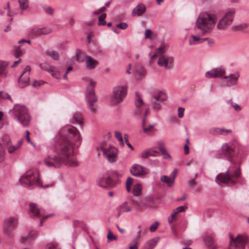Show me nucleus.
I'll list each match as a JSON object with an SVG mask.
<instances>
[{"label": "nucleus", "instance_id": "obj_7", "mask_svg": "<svg viewBox=\"0 0 249 249\" xmlns=\"http://www.w3.org/2000/svg\"><path fill=\"white\" fill-rule=\"evenodd\" d=\"M95 83L90 81L89 85L86 88L85 96L89 109L92 113L96 112L97 107L94 103L97 102V97L94 92V87Z\"/></svg>", "mask_w": 249, "mask_h": 249}, {"label": "nucleus", "instance_id": "obj_35", "mask_svg": "<svg viewBox=\"0 0 249 249\" xmlns=\"http://www.w3.org/2000/svg\"><path fill=\"white\" fill-rule=\"evenodd\" d=\"M160 180L162 182H165L167 184L168 186L171 187L174 184L173 180L171 178H169L167 176H162L160 178Z\"/></svg>", "mask_w": 249, "mask_h": 249}, {"label": "nucleus", "instance_id": "obj_47", "mask_svg": "<svg viewBox=\"0 0 249 249\" xmlns=\"http://www.w3.org/2000/svg\"><path fill=\"white\" fill-rule=\"evenodd\" d=\"M187 209V206H181L176 209H175L173 211L174 212V214H178L180 213L185 212V210Z\"/></svg>", "mask_w": 249, "mask_h": 249}, {"label": "nucleus", "instance_id": "obj_32", "mask_svg": "<svg viewBox=\"0 0 249 249\" xmlns=\"http://www.w3.org/2000/svg\"><path fill=\"white\" fill-rule=\"evenodd\" d=\"M76 60L79 62H83L86 59V55L84 53L81 52L78 49L76 50Z\"/></svg>", "mask_w": 249, "mask_h": 249}, {"label": "nucleus", "instance_id": "obj_41", "mask_svg": "<svg viewBox=\"0 0 249 249\" xmlns=\"http://www.w3.org/2000/svg\"><path fill=\"white\" fill-rule=\"evenodd\" d=\"M34 234H35V233H32V232L29 233L26 236L22 237L21 238V240H20V242L22 243H25L26 242L33 240L34 239L33 238V236H34Z\"/></svg>", "mask_w": 249, "mask_h": 249}, {"label": "nucleus", "instance_id": "obj_25", "mask_svg": "<svg viewBox=\"0 0 249 249\" xmlns=\"http://www.w3.org/2000/svg\"><path fill=\"white\" fill-rule=\"evenodd\" d=\"M30 82V78L28 74L23 75V76H20L18 79V85L20 88H23L27 86Z\"/></svg>", "mask_w": 249, "mask_h": 249}, {"label": "nucleus", "instance_id": "obj_63", "mask_svg": "<svg viewBox=\"0 0 249 249\" xmlns=\"http://www.w3.org/2000/svg\"><path fill=\"white\" fill-rule=\"evenodd\" d=\"M178 117L180 118H182L183 116V115H184V108L183 107H179L178 108Z\"/></svg>", "mask_w": 249, "mask_h": 249}, {"label": "nucleus", "instance_id": "obj_52", "mask_svg": "<svg viewBox=\"0 0 249 249\" xmlns=\"http://www.w3.org/2000/svg\"><path fill=\"white\" fill-rule=\"evenodd\" d=\"M107 239L108 241H111L113 240H116L117 237L112 233L110 231H109L107 235Z\"/></svg>", "mask_w": 249, "mask_h": 249}, {"label": "nucleus", "instance_id": "obj_15", "mask_svg": "<svg viewBox=\"0 0 249 249\" xmlns=\"http://www.w3.org/2000/svg\"><path fill=\"white\" fill-rule=\"evenodd\" d=\"M158 64L160 67H163L166 69L169 70L173 67V58L172 56L161 55L158 59Z\"/></svg>", "mask_w": 249, "mask_h": 249}, {"label": "nucleus", "instance_id": "obj_40", "mask_svg": "<svg viewBox=\"0 0 249 249\" xmlns=\"http://www.w3.org/2000/svg\"><path fill=\"white\" fill-rule=\"evenodd\" d=\"M153 36L155 37L156 35L154 34L150 29L146 30L145 31L144 37L145 38H149L153 40L154 39Z\"/></svg>", "mask_w": 249, "mask_h": 249}, {"label": "nucleus", "instance_id": "obj_10", "mask_svg": "<svg viewBox=\"0 0 249 249\" xmlns=\"http://www.w3.org/2000/svg\"><path fill=\"white\" fill-rule=\"evenodd\" d=\"M166 99V94L161 91H159L157 94L152 95L150 99V105L152 109L156 112L160 110L161 109V102L165 101Z\"/></svg>", "mask_w": 249, "mask_h": 249}, {"label": "nucleus", "instance_id": "obj_17", "mask_svg": "<svg viewBox=\"0 0 249 249\" xmlns=\"http://www.w3.org/2000/svg\"><path fill=\"white\" fill-rule=\"evenodd\" d=\"M17 224L16 219L13 217H10L5 220L3 224V230L5 233L9 235L13 231L14 228Z\"/></svg>", "mask_w": 249, "mask_h": 249}, {"label": "nucleus", "instance_id": "obj_24", "mask_svg": "<svg viewBox=\"0 0 249 249\" xmlns=\"http://www.w3.org/2000/svg\"><path fill=\"white\" fill-rule=\"evenodd\" d=\"M86 64L88 69L92 70L94 69L96 66L98 64V62L93 60L90 56H87Z\"/></svg>", "mask_w": 249, "mask_h": 249}, {"label": "nucleus", "instance_id": "obj_26", "mask_svg": "<svg viewBox=\"0 0 249 249\" xmlns=\"http://www.w3.org/2000/svg\"><path fill=\"white\" fill-rule=\"evenodd\" d=\"M159 242L158 238H154L147 242L142 249H153Z\"/></svg>", "mask_w": 249, "mask_h": 249}, {"label": "nucleus", "instance_id": "obj_49", "mask_svg": "<svg viewBox=\"0 0 249 249\" xmlns=\"http://www.w3.org/2000/svg\"><path fill=\"white\" fill-rule=\"evenodd\" d=\"M153 155L150 152V149L145 150L142 152L141 154V157L143 159H146L149 157V156H151Z\"/></svg>", "mask_w": 249, "mask_h": 249}, {"label": "nucleus", "instance_id": "obj_48", "mask_svg": "<svg viewBox=\"0 0 249 249\" xmlns=\"http://www.w3.org/2000/svg\"><path fill=\"white\" fill-rule=\"evenodd\" d=\"M41 31V35H46L51 33L52 31V29L49 27L40 28Z\"/></svg>", "mask_w": 249, "mask_h": 249}, {"label": "nucleus", "instance_id": "obj_12", "mask_svg": "<svg viewBox=\"0 0 249 249\" xmlns=\"http://www.w3.org/2000/svg\"><path fill=\"white\" fill-rule=\"evenodd\" d=\"M117 182L113 181L108 173L104 174L97 181L98 186L103 188L113 187Z\"/></svg>", "mask_w": 249, "mask_h": 249}, {"label": "nucleus", "instance_id": "obj_33", "mask_svg": "<svg viewBox=\"0 0 249 249\" xmlns=\"http://www.w3.org/2000/svg\"><path fill=\"white\" fill-rule=\"evenodd\" d=\"M132 202L137 210L141 211L143 209L144 205L142 203V199L141 201L132 199Z\"/></svg>", "mask_w": 249, "mask_h": 249}, {"label": "nucleus", "instance_id": "obj_13", "mask_svg": "<svg viewBox=\"0 0 249 249\" xmlns=\"http://www.w3.org/2000/svg\"><path fill=\"white\" fill-rule=\"evenodd\" d=\"M101 150L105 158L109 162H114L116 161L118 149L116 147L110 146L107 148H105L102 146L101 147Z\"/></svg>", "mask_w": 249, "mask_h": 249}, {"label": "nucleus", "instance_id": "obj_38", "mask_svg": "<svg viewBox=\"0 0 249 249\" xmlns=\"http://www.w3.org/2000/svg\"><path fill=\"white\" fill-rule=\"evenodd\" d=\"M204 242L206 246H213V241L212 237L209 235H206L204 237Z\"/></svg>", "mask_w": 249, "mask_h": 249}, {"label": "nucleus", "instance_id": "obj_5", "mask_svg": "<svg viewBox=\"0 0 249 249\" xmlns=\"http://www.w3.org/2000/svg\"><path fill=\"white\" fill-rule=\"evenodd\" d=\"M59 135L60 137H66L76 148H79L81 144L82 136L79 131L75 127H62L59 132Z\"/></svg>", "mask_w": 249, "mask_h": 249}, {"label": "nucleus", "instance_id": "obj_20", "mask_svg": "<svg viewBox=\"0 0 249 249\" xmlns=\"http://www.w3.org/2000/svg\"><path fill=\"white\" fill-rule=\"evenodd\" d=\"M239 77V74L238 72H236L234 74H231L229 76H225L222 77L223 79H229L225 83V85L227 87H231L234 86L236 84L237 81Z\"/></svg>", "mask_w": 249, "mask_h": 249}, {"label": "nucleus", "instance_id": "obj_6", "mask_svg": "<svg viewBox=\"0 0 249 249\" xmlns=\"http://www.w3.org/2000/svg\"><path fill=\"white\" fill-rule=\"evenodd\" d=\"M15 119L17 120L24 126H27L31 122V116L27 108L24 106L17 105L13 109Z\"/></svg>", "mask_w": 249, "mask_h": 249}, {"label": "nucleus", "instance_id": "obj_27", "mask_svg": "<svg viewBox=\"0 0 249 249\" xmlns=\"http://www.w3.org/2000/svg\"><path fill=\"white\" fill-rule=\"evenodd\" d=\"M71 123L73 124H82L83 119L81 114L78 112L75 113L71 118Z\"/></svg>", "mask_w": 249, "mask_h": 249}, {"label": "nucleus", "instance_id": "obj_62", "mask_svg": "<svg viewBox=\"0 0 249 249\" xmlns=\"http://www.w3.org/2000/svg\"><path fill=\"white\" fill-rule=\"evenodd\" d=\"M46 83L45 82L43 81H34L33 82L32 85L34 87H36L37 86H40L41 85H43L44 84Z\"/></svg>", "mask_w": 249, "mask_h": 249}, {"label": "nucleus", "instance_id": "obj_58", "mask_svg": "<svg viewBox=\"0 0 249 249\" xmlns=\"http://www.w3.org/2000/svg\"><path fill=\"white\" fill-rule=\"evenodd\" d=\"M121 208L124 212H129L131 210V208L128 206H127V203L126 202L124 203L121 206Z\"/></svg>", "mask_w": 249, "mask_h": 249}, {"label": "nucleus", "instance_id": "obj_21", "mask_svg": "<svg viewBox=\"0 0 249 249\" xmlns=\"http://www.w3.org/2000/svg\"><path fill=\"white\" fill-rule=\"evenodd\" d=\"M134 76L136 80H139L142 79L145 74V70L142 66L137 64L134 67Z\"/></svg>", "mask_w": 249, "mask_h": 249}, {"label": "nucleus", "instance_id": "obj_19", "mask_svg": "<svg viewBox=\"0 0 249 249\" xmlns=\"http://www.w3.org/2000/svg\"><path fill=\"white\" fill-rule=\"evenodd\" d=\"M136 99L135 101V105L136 109L134 110V113L136 115L140 116L142 111V106H144L145 104L143 102L142 98L139 95L138 92H135Z\"/></svg>", "mask_w": 249, "mask_h": 249}, {"label": "nucleus", "instance_id": "obj_30", "mask_svg": "<svg viewBox=\"0 0 249 249\" xmlns=\"http://www.w3.org/2000/svg\"><path fill=\"white\" fill-rule=\"evenodd\" d=\"M146 123V119L143 118L142 119V128L143 129V131L145 133H148L151 132V131L153 129V128L156 125V124H151L148 125V126H146L145 125Z\"/></svg>", "mask_w": 249, "mask_h": 249}, {"label": "nucleus", "instance_id": "obj_2", "mask_svg": "<svg viewBox=\"0 0 249 249\" xmlns=\"http://www.w3.org/2000/svg\"><path fill=\"white\" fill-rule=\"evenodd\" d=\"M222 154L230 162V165L227 170L223 174L220 173L215 178V182L219 185H235L237 179L241 174L240 166L236 168L233 158L235 155V151L233 146L228 143H224L221 147Z\"/></svg>", "mask_w": 249, "mask_h": 249}, {"label": "nucleus", "instance_id": "obj_29", "mask_svg": "<svg viewBox=\"0 0 249 249\" xmlns=\"http://www.w3.org/2000/svg\"><path fill=\"white\" fill-rule=\"evenodd\" d=\"M29 36L32 38H36L41 36L40 28L35 27L32 29L29 32Z\"/></svg>", "mask_w": 249, "mask_h": 249}, {"label": "nucleus", "instance_id": "obj_59", "mask_svg": "<svg viewBox=\"0 0 249 249\" xmlns=\"http://www.w3.org/2000/svg\"><path fill=\"white\" fill-rule=\"evenodd\" d=\"M44 11L48 15H52L53 13V9L51 7H43Z\"/></svg>", "mask_w": 249, "mask_h": 249}, {"label": "nucleus", "instance_id": "obj_36", "mask_svg": "<svg viewBox=\"0 0 249 249\" xmlns=\"http://www.w3.org/2000/svg\"><path fill=\"white\" fill-rule=\"evenodd\" d=\"M249 26V24L248 23H242L237 25L233 26L232 27V30L234 31H242L244 29L247 28Z\"/></svg>", "mask_w": 249, "mask_h": 249}, {"label": "nucleus", "instance_id": "obj_34", "mask_svg": "<svg viewBox=\"0 0 249 249\" xmlns=\"http://www.w3.org/2000/svg\"><path fill=\"white\" fill-rule=\"evenodd\" d=\"M142 186L140 183H137L133 189V194L135 196H139L142 193Z\"/></svg>", "mask_w": 249, "mask_h": 249}, {"label": "nucleus", "instance_id": "obj_44", "mask_svg": "<svg viewBox=\"0 0 249 249\" xmlns=\"http://www.w3.org/2000/svg\"><path fill=\"white\" fill-rule=\"evenodd\" d=\"M231 132V129H226L225 128H216L215 133L218 134L224 135L227 133H229Z\"/></svg>", "mask_w": 249, "mask_h": 249}, {"label": "nucleus", "instance_id": "obj_51", "mask_svg": "<svg viewBox=\"0 0 249 249\" xmlns=\"http://www.w3.org/2000/svg\"><path fill=\"white\" fill-rule=\"evenodd\" d=\"M161 153L163 155V158L165 160H171V156L167 152L166 149H161Z\"/></svg>", "mask_w": 249, "mask_h": 249}, {"label": "nucleus", "instance_id": "obj_43", "mask_svg": "<svg viewBox=\"0 0 249 249\" xmlns=\"http://www.w3.org/2000/svg\"><path fill=\"white\" fill-rule=\"evenodd\" d=\"M133 182V178L131 177H128L126 181V189L128 192L131 191V186Z\"/></svg>", "mask_w": 249, "mask_h": 249}, {"label": "nucleus", "instance_id": "obj_55", "mask_svg": "<svg viewBox=\"0 0 249 249\" xmlns=\"http://www.w3.org/2000/svg\"><path fill=\"white\" fill-rule=\"evenodd\" d=\"M18 149V147H16V145H9L7 147L8 152L10 154H13L15 152V151L17 150Z\"/></svg>", "mask_w": 249, "mask_h": 249}, {"label": "nucleus", "instance_id": "obj_37", "mask_svg": "<svg viewBox=\"0 0 249 249\" xmlns=\"http://www.w3.org/2000/svg\"><path fill=\"white\" fill-rule=\"evenodd\" d=\"M191 37L193 38V40H189V45H191L197 43H200L201 38L199 37V36L192 35Z\"/></svg>", "mask_w": 249, "mask_h": 249}, {"label": "nucleus", "instance_id": "obj_4", "mask_svg": "<svg viewBox=\"0 0 249 249\" xmlns=\"http://www.w3.org/2000/svg\"><path fill=\"white\" fill-rule=\"evenodd\" d=\"M21 184L28 187L39 186L43 188H47L49 185L43 186L39 182V174L36 169L30 170L25 173L19 179Z\"/></svg>", "mask_w": 249, "mask_h": 249}, {"label": "nucleus", "instance_id": "obj_23", "mask_svg": "<svg viewBox=\"0 0 249 249\" xmlns=\"http://www.w3.org/2000/svg\"><path fill=\"white\" fill-rule=\"evenodd\" d=\"M40 68L42 70L45 71L49 72H52V76H54V72L56 70V68L54 66L50 65L47 62H44L41 63L40 64Z\"/></svg>", "mask_w": 249, "mask_h": 249}, {"label": "nucleus", "instance_id": "obj_50", "mask_svg": "<svg viewBox=\"0 0 249 249\" xmlns=\"http://www.w3.org/2000/svg\"><path fill=\"white\" fill-rule=\"evenodd\" d=\"M159 225H160V223L158 221H156L154 223L151 224V225L150 226V227L149 228V230H150V232H155L157 230Z\"/></svg>", "mask_w": 249, "mask_h": 249}, {"label": "nucleus", "instance_id": "obj_42", "mask_svg": "<svg viewBox=\"0 0 249 249\" xmlns=\"http://www.w3.org/2000/svg\"><path fill=\"white\" fill-rule=\"evenodd\" d=\"M20 8L21 10L26 9L28 6V0H18Z\"/></svg>", "mask_w": 249, "mask_h": 249}, {"label": "nucleus", "instance_id": "obj_39", "mask_svg": "<svg viewBox=\"0 0 249 249\" xmlns=\"http://www.w3.org/2000/svg\"><path fill=\"white\" fill-rule=\"evenodd\" d=\"M107 17V15L105 13H102L101 15L98 17L99 22L98 25L99 26L101 25H105L106 24V22L105 21V18Z\"/></svg>", "mask_w": 249, "mask_h": 249}, {"label": "nucleus", "instance_id": "obj_16", "mask_svg": "<svg viewBox=\"0 0 249 249\" xmlns=\"http://www.w3.org/2000/svg\"><path fill=\"white\" fill-rule=\"evenodd\" d=\"M29 215L32 218H38L42 217L45 212L43 210L38 207L36 203H30V204Z\"/></svg>", "mask_w": 249, "mask_h": 249}, {"label": "nucleus", "instance_id": "obj_14", "mask_svg": "<svg viewBox=\"0 0 249 249\" xmlns=\"http://www.w3.org/2000/svg\"><path fill=\"white\" fill-rule=\"evenodd\" d=\"M131 174L135 177L143 178L148 173V169L141 165L133 164L130 170Z\"/></svg>", "mask_w": 249, "mask_h": 249}, {"label": "nucleus", "instance_id": "obj_11", "mask_svg": "<svg viewBox=\"0 0 249 249\" xmlns=\"http://www.w3.org/2000/svg\"><path fill=\"white\" fill-rule=\"evenodd\" d=\"M126 95V89L124 87L118 86L113 89V95L111 97L112 104L115 105L122 102Z\"/></svg>", "mask_w": 249, "mask_h": 249}, {"label": "nucleus", "instance_id": "obj_28", "mask_svg": "<svg viewBox=\"0 0 249 249\" xmlns=\"http://www.w3.org/2000/svg\"><path fill=\"white\" fill-rule=\"evenodd\" d=\"M7 64L4 62L0 61V76L1 77H6L7 76Z\"/></svg>", "mask_w": 249, "mask_h": 249}, {"label": "nucleus", "instance_id": "obj_64", "mask_svg": "<svg viewBox=\"0 0 249 249\" xmlns=\"http://www.w3.org/2000/svg\"><path fill=\"white\" fill-rule=\"evenodd\" d=\"M2 142L4 144L8 145L10 142V139L8 136H5L2 138Z\"/></svg>", "mask_w": 249, "mask_h": 249}, {"label": "nucleus", "instance_id": "obj_61", "mask_svg": "<svg viewBox=\"0 0 249 249\" xmlns=\"http://www.w3.org/2000/svg\"><path fill=\"white\" fill-rule=\"evenodd\" d=\"M116 27L118 28H119L122 30H124L127 28L128 25L126 23L121 22V23L117 24L116 25Z\"/></svg>", "mask_w": 249, "mask_h": 249}, {"label": "nucleus", "instance_id": "obj_18", "mask_svg": "<svg viewBox=\"0 0 249 249\" xmlns=\"http://www.w3.org/2000/svg\"><path fill=\"white\" fill-rule=\"evenodd\" d=\"M225 69L222 67H217L208 71L206 73V75L209 78H221L225 72Z\"/></svg>", "mask_w": 249, "mask_h": 249}, {"label": "nucleus", "instance_id": "obj_9", "mask_svg": "<svg viewBox=\"0 0 249 249\" xmlns=\"http://www.w3.org/2000/svg\"><path fill=\"white\" fill-rule=\"evenodd\" d=\"M235 10L231 9L227 12L224 17L219 21L217 28L218 30H224L232 22Z\"/></svg>", "mask_w": 249, "mask_h": 249}, {"label": "nucleus", "instance_id": "obj_31", "mask_svg": "<svg viewBox=\"0 0 249 249\" xmlns=\"http://www.w3.org/2000/svg\"><path fill=\"white\" fill-rule=\"evenodd\" d=\"M142 203L145 206L147 207H152L155 203L153 198L151 197H145L142 199Z\"/></svg>", "mask_w": 249, "mask_h": 249}, {"label": "nucleus", "instance_id": "obj_1", "mask_svg": "<svg viewBox=\"0 0 249 249\" xmlns=\"http://www.w3.org/2000/svg\"><path fill=\"white\" fill-rule=\"evenodd\" d=\"M76 148L66 137H60L53 149L55 154L48 155L44 159V162L49 167L59 168L62 165L78 166V163L74 159V150Z\"/></svg>", "mask_w": 249, "mask_h": 249}, {"label": "nucleus", "instance_id": "obj_45", "mask_svg": "<svg viewBox=\"0 0 249 249\" xmlns=\"http://www.w3.org/2000/svg\"><path fill=\"white\" fill-rule=\"evenodd\" d=\"M166 50H167V46L165 45H163L162 46L157 48V51L159 53V57L161 55H164V53L166 51Z\"/></svg>", "mask_w": 249, "mask_h": 249}, {"label": "nucleus", "instance_id": "obj_8", "mask_svg": "<svg viewBox=\"0 0 249 249\" xmlns=\"http://www.w3.org/2000/svg\"><path fill=\"white\" fill-rule=\"evenodd\" d=\"M229 235L230 247L229 249H245L249 242V237L246 234H238L236 238H233L231 234Z\"/></svg>", "mask_w": 249, "mask_h": 249}, {"label": "nucleus", "instance_id": "obj_22", "mask_svg": "<svg viewBox=\"0 0 249 249\" xmlns=\"http://www.w3.org/2000/svg\"><path fill=\"white\" fill-rule=\"evenodd\" d=\"M145 11L146 7L144 4L140 3L137 5L133 9L132 12V16L133 17H135L136 16L139 17L141 16L145 13Z\"/></svg>", "mask_w": 249, "mask_h": 249}, {"label": "nucleus", "instance_id": "obj_57", "mask_svg": "<svg viewBox=\"0 0 249 249\" xmlns=\"http://www.w3.org/2000/svg\"><path fill=\"white\" fill-rule=\"evenodd\" d=\"M21 45H19L15 50L14 55L18 58L23 54L22 50L20 49Z\"/></svg>", "mask_w": 249, "mask_h": 249}, {"label": "nucleus", "instance_id": "obj_46", "mask_svg": "<svg viewBox=\"0 0 249 249\" xmlns=\"http://www.w3.org/2000/svg\"><path fill=\"white\" fill-rule=\"evenodd\" d=\"M49 55L53 58L54 60H57L59 59L58 53L54 51H51L48 52Z\"/></svg>", "mask_w": 249, "mask_h": 249}, {"label": "nucleus", "instance_id": "obj_3", "mask_svg": "<svg viewBox=\"0 0 249 249\" xmlns=\"http://www.w3.org/2000/svg\"><path fill=\"white\" fill-rule=\"evenodd\" d=\"M216 16L208 13L200 14L196 23V31L199 36L210 33L215 26Z\"/></svg>", "mask_w": 249, "mask_h": 249}, {"label": "nucleus", "instance_id": "obj_60", "mask_svg": "<svg viewBox=\"0 0 249 249\" xmlns=\"http://www.w3.org/2000/svg\"><path fill=\"white\" fill-rule=\"evenodd\" d=\"M30 71H31L30 67L29 66H27L25 68L23 72L22 73V74H21L20 76H23V75H25L27 74H28V75H29Z\"/></svg>", "mask_w": 249, "mask_h": 249}, {"label": "nucleus", "instance_id": "obj_53", "mask_svg": "<svg viewBox=\"0 0 249 249\" xmlns=\"http://www.w3.org/2000/svg\"><path fill=\"white\" fill-rule=\"evenodd\" d=\"M46 248V249H61L57 244L53 243H49Z\"/></svg>", "mask_w": 249, "mask_h": 249}, {"label": "nucleus", "instance_id": "obj_56", "mask_svg": "<svg viewBox=\"0 0 249 249\" xmlns=\"http://www.w3.org/2000/svg\"><path fill=\"white\" fill-rule=\"evenodd\" d=\"M124 141H125V142L126 144L127 145V146L131 150H133V147L132 146V145L129 142V141H128V135L127 134H125L124 135Z\"/></svg>", "mask_w": 249, "mask_h": 249}, {"label": "nucleus", "instance_id": "obj_54", "mask_svg": "<svg viewBox=\"0 0 249 249\" xmlns=\"http://www.w3.org/2000/svg\"><path fill=\"white\" fill-rule=\"evenodd\" d=\"M4 150L1 145V144L0 143V162L3 161L4 159Z\"/></svg>", "mask_w": 249, "mask_h": 249}]
</instances>
